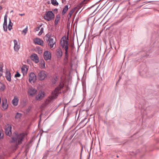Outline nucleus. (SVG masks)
Wrapping results in <instances>:
<instances>
[{"instance_id":"1","label":"nucleus","mask_w":159,"mask_h":159,"mask_svg":"<svg viewBox=\"0 0 159 159\" xmlns=\"http://www.w3.org/2000/svg\"><path fill=\"white\" fill-rule=\"evenodd\" d=\"M26 136V134L24 133L18 134L15 133L14 136L12 138L11 142L15 143L16 145L21 144Z\"/></svg>"},{"instance_id":"2","label":"nucleus","mask_w":159,"mask_h":159,"mask_svg":"<svg viewBox=\"0 0 159 159\" xmlns=\"http://www.w3.org/2000/svg\"><path fill=\"white\" fill-rule=\"evenodd\" d=\"M68 39V36L66 37L65 35L63 36L61 39L60 44L62 49L68 50L69 45Z\"/></svg>"},{"instance_id":"3","label":"nucleus","mask_w":159,"mask_h":159,"mask_svg":"<svg viewBox=\"0 0 159 159\" xmlns=\"http://www.w3.org/2000/svg\"><path fill=\"white\" fill-rule=\"evenodd\" d=\"M64 87V84L63 83L60 84L59 86L56 88L55 90L52 93L50 100H48L50 102L51 100L56 98L58 96V94L60 93L59 91Z\"/></svg>"},{"instance_id":"4","label":"nucleus","mask_w":159,"mask_h":159,"mask_svg":"<svg viewBox=\"0 0 159 159\" xmlns=\"http://www.w3.org/2000/svg\"><path fill=\"white\" fill-rule=\"evenodd\" d=\"M55 17V15L52 11H48L46 12L44 16L45 20L49 21L53 20Z\"/></svg>"},{"instance_id":"5","label":"nucleus","mask_w":159,"mask_h":159,"mask_svg":"<svg viewBox=\"0 0 159 159\" xmlns=\"http://www.w3.org/2000/svg\"><path fill=\"white\" fill-rule=\"evenodd\" d=\"M11 125H7L5 128V132L6 134L9 136H10L11 134Z\"/></svg>"},{"instance_id":"6","label":"nucleus","mask_w":159,"mask_h":159,"mask_svg":"<svg viewBox=\"0 0 159 159\" xmlns=\"http://www.w3.org/2000/svg\"><path fill=\"white\" fill-rule=\"evenodd\" d=\"M38 76L40 80H43L46 76V72L42 70L39 73Z\"/></svg>"},{"instance_id":"7","label":"nucleus","mask_w":159,"mask_h":159,"mask_svg":"<svg viewBox=\"0 0 159 159\" xmlns=\"http://www.w3.org/2000/svg\"><path fill=\"white\" fill-rule=\"evenodd\" d=\"M45 95V93L42 91L39 92L38 94L36 97V99L37 100H41L43 99Z\"/></svg>"},{"instance_id":"8","label":"nucleus","mask_w":159,"mask_h":159,"mask_svg":"<svg viewBox=\"0 0 159 159\" xmlns=\"http://www.w3.org/2000/svg\"><path fill=\"white\" fill-rule=\"evenodd\" d=\"M36 80V76L34 73H31L29 75V81L32 83H34Z\"/></svg>"},{"instance_id":"9","label":"nucleus","mask_w":159,"mask_h":159,"mask_svg":"<svg viewBox=\"0 0 159 159\" xmlns=\"http://www.w3.org/2000/svg\"><path fill=\"white\" fill-rule=\"evenodd\" d=\"M37 90L34 88L32 87H30L28 90V93L31 96H33L35 95Z\"/></svg>"},{"instance_id":"10","label":"nucleus","mask_w":159,"mask_h":159,"mask_svg":"<svg viewBox=\"0 0 159 159\" xmlns=\"http://www.w3.org/2000/svg\"><path fill=\"white\" fill-rule=\"evenodd\" d=\"M43 57L44 59L46 61L50 59L51 57L50 52L48 50L45 51L44 53Z\"/></svg>"},{"instance_id":"11","label":"nucleus","mask_w":159,"mask_h":159,"mask_svg":"<svg viewBox=\"0 0 159 159\" xmlns=\"http://www.w3.org/2000/svg\"><path fill=\"white\" fill-rule=\"evenodd\" d=\"M30 58L32 60L34 61L35 63L39 62V59L38 56L35 54H33L30 56Z\"/></svg>"},{"instance_id":"12","label":"nucleus","mask_w":159,"mask_h":159,"mask_svg":"<svg viewBox=\"0 0 159 159\" xmlns=\"http://www.w3.org/2000/svg\"><path fill=\"white\" fill-rule=\"evenodd\" d=\"M34 41L35 43L37 44H38L42 46H43V41L39 38H37L34 39Z\"/></svg>"},{"instance_id":"13","label":"nucleus","mask_w":159,"mask_h":159,"mask_svg":"<svg viewBox=\"0 0 159 159\" xmlns=\"http://www.w3.org/2000/svg\"><path fill=\"white\" fill-rule=\"evenodd\" d=\"M48 42V45L50 48H52L54 45L55 44L56 41L54 40L53 39L51 38L50 40L47 41Z\"/></svg>"},{"instance_id":"14","label":"nucleus","mask_w":159,"mask_h":159,"mask_svg":"<svg viewBox=\"0 0 159 159\" xmlns=\"http://www.w3.org/2000/svg\"><path fill=\"white\" fill-rule=\"evenodd\" d=\"M21 71L23 75H26L28 70V68L26 65H23L21 68Z\"/></svg>"},{"instance_id":"15","label":"nucleus","mask_w":159,"mask_h":159,"mask_svg":"<svg viewBox=\"0 0 159 159\" xmlns=\"http://www.w3.org/2000/svg\"><path fill=\"white\" fill-rule=\"evenodd\" d=\"M19 99L16 96H15L14 99L12 101V103L15 106H16L18 104Z\"/></svg>"},{"instance_id":"16","label":"nucleus","mask_w":159,"mask_h":159,"mask_svg":"<svg viewBox=\"0 0 159 159\" xmlns=\"http://www.w3.org/2000/svg\"><path fill=\"white\" fill-rule=\"evenodd\" d=\"M39 66L41 69H44L45 68V62L43 60H42L40 61Z\"/></svg>"},{"instance_id":"17","label":"nucleus","mask_w":159,"mask_h":159,"mask_svg":"<svg viewBox=\"0 0 159 159\" xmlns=\"http://www.w3.org/2000/svg\"><path fill=\"white\" fill-rule=\"evenodd\" d=\"M60 19V16L59 14H57L56 16L54 22V25H57Z\"/></svg>"},{"instance_id":"18","label":"nucleus","mask_w":159,"mask_h":159,"mask_svg":"<svg viewBox=\"0 0 159 159\" xmlns=\"http://www.w3.org/2000/svg\"><path fill=\"white\" fill-rule=\"evenodd\" d=\"M2 107L4 110H5L7 109V100L2 101Z\"/></svg>"},{"instance_id":"19","label":"nucleus","mask_w":159,"mask_h":159,"mask_svg":"<svg viewBox=\"0 0 159 159\" xmlns=\"http://www.w3.org/2000/svg\"><path fill=\"white\" fill-rule=\"evenodd\" d=\"M11 74L10 72L8 71L6 72V78L7 80L9 81H11Z\"/></svg>"},{"instance_id":"20","label":"nucleus","mask_w":159,"mask_h":159,"mask_svg":"<svg viewBox=\"0 0 159 159\" xmlns=\"http://www.w3.org/2000/svg\"><path fill=\"white\" fill-rule=\"evenodd\" d=\"M22 114L19 113L18 112H17L16 115L15 116V119L16 120L18 121H19L21 119V118L22 116Z\"/></svg>"},{"instance_id":"21","label":"nucleus","mask_w":159,"mask_h":159,"mask_svg":"<svg viewBox=\"0 0 159 159\" xmlns=\"http://www.w3.org/2000/svg\"><path fill=\"white\" fill-rule=\"evenodd\" d=\"M14 50H19L20 48V46L18 44L16 40L14 39Z\"/></svg>"},{"instance_id":"22","label":"nucleus","mask_w":159,"mask_h":159,"mask_svg":"<svg viewBox=\"0 0 159 159\" xmlns=\"http://www.w3.org/2000/svg\"><path fill=\"white\" fill-rule=\"evenodd\" d=\"M51 36V34L50 33H48L46 34V35L44 37V39L46 42L48 41L51 38L50 37Z\"/></svg>"},{"instance_id":"23","label":"nucleus","mask_w":159,"mask_h":159,"mask_svg":"<svg viewBox=\"0 0 159 159\" xmlns=\"http://www.w3.org/2000/svg\"><path fill=\"white\" fill-rule=\"evenodd\" d=\"M68 9V5H66L64 7L61 12V14L64 15L67 12Z\"/></svg>"},{"instance_id":"24","label":"nucleus","mask_w":159,"mask_h":159,"mask_svg":"<svg viewBox=\"0 0 159 159\" xmlns=\"http://www.w3.org/2000/svg\"><path fill=\"white\" fill-rule=\"evenodd\" d=\"M7 21H4L3 25V30L5 31H6L7 30Z\"/></svg>"},{"instance_id":"25","label":"nucleus","mask_w":159,"mask_h":159,"mask_svg":"<svg viewBox=\"0 0 159 159\" xmlns=\"http://www.w3.org/2000/svg\"><path fill=\"white\" fill-rule=\"evenodd\" d=\"M13 24L12 23L10 19H9V23L8 26V28L9 30H11L12 29Z\"/></svg>"},{"instance_id":"26","label":"nucleus","mask_w":159,"mask_h":159,"mask_svg":"<svg viewBox=\"0 0 159 159\" xmlns=\"http://www.w3.org/2000/svg\"><path fill=\"white\" fill-rule=\"evenodd\" d=\"M76 7H75L73 9H72V10H71V11H70L69 12L68 15L69 16V17L70 18L71 16L72 15L73 13L76 10Z\"/></svg>"},{"instance_id":"27","label":"nucleus","mask_w":159,"mask_h":159,"mask_svg":"<svg viewBox=\"0 0 159 159\" xmlns=\"http://www.w3.org/2000/svg\"><path fill=\"white\" fill-rule=\"evenodd\" d=\"M52 4L54 6H58V3L56 0H51Z\"/></svg>"},{"instance_id":"28","label":"nucleus","mask_w":159,"mask_h":159,"mask_svg":"<svg viewBox=\"0 0 159 159\" xmlns=\"http://www.w3.org/2000/svg\"><path fill=\"white\" fill-rule=\"evenodd\" d=\"M3 66V64L2 63H0V76H1L2 75V67Z\"/></svg>"},{"instance_id":"29","label":"nucleus","mask_w":159,"mask_h":159,"mask_svg":"<svg viewBox=\"0 0 159 159\" xmlns=\"http://www.w3.org/2000/svg\"><path fill=\"white\" fill-rule=\"evenodd\" d=\"M57 55L58 57H61L62 55L61 50H58L57 53Z\"/></svg>"},{"instance_id":"30","label":"nucleus","mask_w":159,"mask_h":159,"mask_svg":"<svg viewBox=\"0 0 159 159\" xmlns=\"http://www.w3.org/2000/svg\"><path fill=\"white\" fill-rule=\"evenodd\" d=\"M5 89V86L2 83L0 82V90L3 91Z\"/></svg>"},{"instance_id":"31","label":"nucleus","mask_w":159,"mask_h":159,"mask_svg":"<svg viewBox=\"0 0 159 159\" xmlns=\"http://www.w3.org/2000/svg\"><path fill=\"white\" fill-rule=\"evenodd\" d=\"M69 47L71 50H74V42H71L69 45Z\"/></svg>"},{"instance_id":"32","label":"nucleus","mask_w":159,"mask_h":159,"mask_svg":"<svg viewBox=\"0 0 159 159\" xmlns=\"http://www.w3.org/2000/svg\"><path fill=\"white\" fill-rule=\"evenodd\" d=\"M28 30V26H27L23 30H22V32L24 33V35H25V34H26L27 31Z\"/></svg>"},{"instance_id":"33","label":"nucleus","mask_w":159,"mask_h":159,"mask_svg":"<svg viewBox=\"0 0 159 159\" xmlns=\"http://www.w3.org/2000/svg\"><path fill=\"white\" fill-rule=\"evenodd\" d=\"M43 28H41L40 29V31L39 32L38 34V35L39 36L41 35L42 34V33H43Z\"/></svg>"},{"instance_id":"34","label":"nucleus","mask_w":159,"mask_h":159,"mask_svg":"<svg viewBox=\"0 0 159 159\" xmlns=\"http://www.w3.org/2000/svg\"><path fill=\"white\" fill-rule=\"evenodd\" d=\"M3 134L2 133V131L0 130V139H2L3 138Z\"/></svg>"},{"instance_id":"35","label":"nucleus","mask_w":159,"mask_h":159,"mask_svg":"<svg viewBox=\"0 0 159 159\" xmlns=\"http://www.w3.org/2000/svg\"><path fill=\"white\" fill-rule=\"evenodd\" d=\"M42 25H39V26H38V27L36 28H35L36 30V31H38L40 30V28L42 26Z\"/></svg>"},{"instance_id":"36","label":"nucleus","mask_w":159,"mask_h":159,"mask_svg":"<svg viewBox=\"0 0 159 159\" xmlns=\"http://www.w3.org/2000/svg\"><path fill=\"white\" fill-rule=\"evenodd\" d=\"M20 75L18 72L16 73V74L15 75V77H19L20 76Z\"/></svg>"},{"instance_id":"37","label":"nucleus","mask_w":159,"mask_h":159,"mask_svg":"<svg viewBox=\"0 0 159 159\" xmlns=\"http://www.w3.org/2000/svg\"><path fill=\"white\" fill-rule=\"evenodd\" d=\"M54 12L56 13H57L58 12V9L57 8L53 10Z\"/></svg>"},{"instance_id":"38","label":"nucleus","mask_w":159,"mask_h":159,"mask_svg":"<svg viewBox=\"0 0 159 159\" xmlns=\"http://www.w3.org/2000/svg\"><path fill=\"white\" fill-rule=\"evenodd\" d=\"M7 16L6 15L4 17V21H7Z\"/></svg>"},{"instance_id":"39","label":"nucleus","mask_w":159,"mask_h":159,"mask_svg":"<svg viewBox=\"0 0 159 159\" xmlns=\"http://www.w3.org/2000/svg\"><path fill=\"white\" fill-rule=\"evenodd\" d=\"M19 15L20 16H23L25 15V14L24 13H23V14H19Z\"/></svg>"},{"instance_id":"40","label":"nucleus","mask_w":159,"mask_h":159,"mask_svg":"<svg viewBox=\"0 0 159 159\" xmlns=\"http://www.w3.org/2000/svg\"><path fill=\"white\" fill-rule=\"evenodd\" d=\"M66 51V52H65V53H66V57L67 56V54H68V50H65ZM66 58L67 57H66Z\"/></svg>"},{"instance_id":"41","label":"nucleus","mask_w":159,"mask_h":159,"mask_svg":"<svg viewBox=\"0 0 159 159\" xmlns=\"http://www.w3.org/2000/svg\"><path fill=\"white\" fill-rule=\"evenodd\" d=\"M76 7V8H77L78 9V10L80 8V6H78L77 7Z\"/></svg>"},{"instance_id":"42","label":"nucleus","mask_w":159,"mask_h":159,"mask_svg":"<svg viewBox=\"0 0 159 159\" xmlns=\"http://www.w3.org/2000/svg\"><path fill=\"white\" fill-rule=\"evenodd\" d=\"M2 9V7L0 6V11Z\"/></svg>"},{"instance_id":"43","label":"nucleus","mask_w":159,"mask_h":159,"mask_svg":"<svg viewBox=\"0 0 159 159\" xmlns=\"http://www.w3.org/2000/svg\"><path fill=\"white\" fill-rule=\"evenodd\" d=\"M62 1V2L63 3L64 2H66V0H61Z\"/></svg>"},{"instance_id":"44","label":"nucleus","mask_w":159,"mask_h":159,"mask_svg":"<svg viewBox=\"0 0 159 159\" xmlns=\"http://www.w3.org/2000/svg\"><path fill=\"white\" fill-rule=\"evenodd\" d=\"M102 30H101L100 31L99 35L101 34V33L102 32Z\"/></svg>"},{"instance_id":"45","label":"nucleus","mask_w":159,"mask_h":159,"mask_svg":"<svg viewBox=\"0 0 159 159\" xmlns=\"http://www.w3.org/2000/svg\"><path fill=\"white\" fill-rule=\"evenodd\" d=\"M13 11V10H12V11H11V12H12Z\"/></svg>"},{"instance_id":"46","label":"nucleus","mask_w":159,"mask_h":159,"mask_svg":"<svg viewBox=\"0 0 159 159\" xmlns=\"http://www.w3.org/2000/svg\"><path fill=\"white\" fill-rule=\"evenodd\" d=\"M79 49V47H78V50Z\"/></svg>"}]
</instances>
